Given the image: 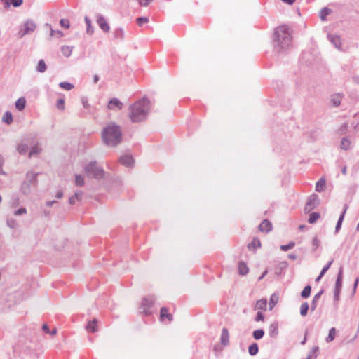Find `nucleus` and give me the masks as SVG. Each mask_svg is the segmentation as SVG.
Listing matches in <instances>:
<instances>
[{
    "label": "nucleus",
    "mask_w": 359,
    "mask_h": 359,
    "mask_svg": "<svg viewBox=\"0 0 359 359\" xmlns=\"http://www.w3.org/2000/svg\"><path fill=\"white\" fill-rule=\"evenodd\" d=\"M101 137L105 145L112 147L117 146L122 140V130L121 126L115 122L107 123L102 128Z\"/></svg>",
    "instance_id": "f257e3e1"
},
{
    "label": "nucleus",
    "mask_w": 359,
    "mask_h": 359,
    "mask_svg": "<svg viewBox=\"0 0 359 359\" xmlns=\"http://www.w3.org/2000/svg\"><path fill=\"white\" fill-rule=\"evenodd\" d=\"M151 102L144 97L130 107L129 117L132 122H140L146 119L151 109Z\"/></svg>",
    "instance_id": "f03ea898"
},
{
    "label": "nucleus",
    "mask_w": 359,
    "mask_h": 359,
    "mask_svg": "<svg viewBox=\"0 0 359 359\" xmlns=\"http://www.w3.org/2000/svg\"><path fill=\"white\" fill-rule=\"evenodd\" d=\"M291 41V34L287 26L283 25L276 29L273 36V46L277 52L280 53L289 48Z\"/></svg>",
    "instance_id": "7ed1b4c3"
},
{
    "label": "nucleus",
    "mask_w": 359,
    "mask_h": 359,
    "mask_svg": "<svg viewBox=\"0 0 359 359\" xmlns=\"http://www.w3.org/2000/svg\"><path fill=\"white\" fill-rule=\"evenodd\" d=\"M37 176L38 173L32 170L28 171L26 173L25 178L20 186V191L25 196L29 195L32 192V188L36 187Z\"/></svg>",
    "instance_id": "20e7f679"
},
{
    "label": "nucleus",
    "mask_w": 359,
    "mask_h": 359,
    "mask_svg": "<svg viewBox=\"0 0 359 359\" xmlns=\"http://www.w3.org/2000/svg\"><path fill=\"white\" fill-rule=\"evenodd\" d=\"M83 170L87 176H91L95 179H102L104 176L103 168L100 167L96 161H91L83 166Z\"/></svg>",
    "instance_id": "39448f33"
},
{
    "label": "nucleus",
    "mask_w": 359,
    "mask_h": 359,
    "mask_svg": "<svg viewBox=\"0 0 359 359\" xmlns=\"http://www.w3.org/2000/svg\"><path fill=\"white\" fill-rule=\"evenodd\" d=\"M36 28V23L32 20H27L20 27L18 36L22 38L24 36L34 32Z\"/></svg>",
    "instance_id": "423d86ee"
},
{
    "label": "nucleus",
    "mask_w": 359,
    "mask_h": 359,
    "mask_svg": "<svg viewBox=\"0 0 359 359\" xmlns=\"http://www.w3.org/2000/svg\"><path fill=\"white\" fill-rule=\"evenodd\" d=\"M154 297H148L143 299L142 302V313H144L145 315H149L152 313L151 311V308L154 304Z\"/></svg>",
    "instance_id": "0eeeda50"
},
{
    "label": "nucleus",
    "mask_w": 359,
    "mask_h": 359,
    "mask_svg": "<svg viewBox=\"0 0 359 359\" xmlns=\"http://www.w3.org/2000/svg\"><path fill=\"white\" fill-rule=\"evenodd\" d=\"M318 204L319 199L318 195L312 194L308 198L304 210L306 212H309L313 210Z\"/></svg>",
    "instance_id": "6e6552de"
},
{
    "label": "nucleus",
    "mask_w": 359,
    "mask_h": 359,
    "mask_svg": "<svg viewBox=\"0 0 359 359\" xmlns=\"http://www.w3.org/2000/svg\"><path fill=\"white\" fill-rule=\"evenodd\" d=\"M96 22L100 28L104 32H109L110 30L109 25L107 23L104 17L101 14L96 15Z\"/></svg>",
    "instance_id": "1a4fd4ad"
},
{
    "label": "nucleus",
    "mask_w": 359,
    "mask_h": 359,
    "mask_svg": "<svg viewBox=\"0 0 359 359\" xmlns=\"http://www.w3.org/2000/svg\"><path fill=\"white\" fill-rule=\"evenodd\" d=\"M342 280H343V267L341 266L339 268L336 283H335V287L334 292H340L341 287H342Z\"/></svg>",
    "instance_id": "9d476101"
},
{
    "label": "nucleus",
    "mask_w": 359,
    "mask_h": 359,
    "mask_svg": "<svg viewBox=\"0 0 359 359\" xmlns=\"http://www.w3.org/2000/svg\"><path fill=\"white\" fill-rule=\"evenodd\" d=\"M327 38L337 49L342 50L341 39L339 36L327 34Z\"/></svg>",
    "instance_id": "9b49d317"
},
{
    "label": "nucleus",
    "mask_w": 359,
    "mask_h": 359,
    "mask_svg": "<svg viewBox=\"0 0 359 359\" xmlns=\"http://www.w3.org/2000/svg\"><path fill=\"white\" fill-rule=\"evenodd\" d=\"M29 148L28 142L26 140H22L17 145V151L20 155H25L27 154Z\"/></svg>",
    "instance_id": "f8f14e48"
},
{
    "label": "nucleus",
    "mask_w": 359,
    "mask_h": 359,
    "mask_svg": "<svg viewBox=\"0 0 359 359\" xmlns=\"http://www.w3.org/2000/svg\"><path fill=\"white\" fill-rule=\"evenodd\" d=\"M122 107V102L117 98H112L108 103V108L111 110L121 109Z\"/></svg>",
    "instance_id": "ddd939ff"
},
{
    "label": "nucleus",
    "mask_w": 359,
    "mask_h": 359,
    "mask_svg": "<svg viewBox=\"0 0 359 359\" xmlns=\"http://www.w3.org/2000/svg\"><path fill=\"white\" fill-rule=\"evenodd\" d=\"M220 342L223 346H227L229 343V334L227 328L223 327L220 337Z\"/></svg>",
    "instance_id": "4468645a"
},
{
    "label": "nucleus",
    "mask_w": 359,
    "mask_h": 359,
    "mask_svg": "<svg viewBox=\"0 0 359 359\" xmlns=\"http://www.w3.org/2000/svg\"><path fill=\"white\" fill-rule=\"evenodd\" d=\"M120 163L126 167L130 168L133 166L134 161L131 156L125 155L121 156Z\"/></svg>",
    "instance_id": "2eb2a0df"
},
{
    "label": "nucleus",
    "mask_w": 359,
    "mask_h": 359,
    "mask_svg": "<svg viewBox=\"0 0 359 359\" xmlns=\"http://www.w3.org/2000/svg\"><path fill=\"white\" fill-rule=\"evenodd\" d=\"M160 319L161 321H164L165 320L171 321L172 320V314L168 313V311L165 307H162L161 309Z\"/></svg>",
    "instance_id": "dca6fc26"
},
{
    "label": "nucleus",
    "mask_w": 359,
    "mask_h": 359,
    "mask_svg": "<svg viewBox=\"0 0 359 359\" xmlns=\"http://www.w3.org/2000/svg\"><path fill=\"white\" fill-rule=\"evenodd\" d=\"M259 230L262 232H269L272 229L271 223L267 219H264L259 226Z\"/></svg>",
    "instance_id": "f3484780"
},
{
    "label": "nucleus",
    "mask_w": 359,
    "mask_h": 359,
    "mask_svg": "<svg viewBox=\"0 0 359 359\" xmlns=\"http://www.w3.org/2000/svg\"><path fill=\"white\" fill-rule=\"evenodd\" d=\"M260 247L261 242L257 238H254L252 241L248 245V248L250 250H255Z\"/></svg>",
    "instance_id": "a211bd4d"
},
{
    "label": "nucleus",
    "mask_w": 359,
    "mask_h": 359,
    "mask_svg": "<svg viewBox=\"0 0 359 359\" xmlns=\"http://www.w3.org/2000/svg\"><path fill=\"white\" fill-rule=\"evenodd\" d=\"M42 150L41 146L40 144H35L32 148L29 153V157L31 158L33 156L39 154Z\"/></svg>",
    "instance_id": "6ab92c4d"
},
{
    "label": "nucleus",
    "mask_w": 359,
    "mask_h": 359,
    "mask_svg": "<svg viewBox=\"0 0 359 359\" xmlns=\"http://www.w3.org/2000/svg\"><path fill=\"white\" fill-rule=\"evenodd\" d=\"M278 334V323L275 322L269 326V334L271 337H276Z\"/></svg>",
    "instance_id": "aec40b11"
},
{
    "label": "nucleus",
    "mask_w": 359,
    "mask_h": 359,
    "mask_svg": "<svg viewBox=\"0 0 359 359\" xmlns=\"http://www.w3.org/2000/svg\"><path fill=\"white\" fill-rule=\"evenodd\" d=\"M326 187V181L324 178L320 179L316 184V191L322 192L325 190Z\"/></svg>",
    "instance_id": "412c9836"
},
{
    "label": "nucleus",
    "mask_w": 359,
    "mask_h": 359,
    "mask_svg": "<svg viewBox=\"0 0 359 359\" xmlns=\"http://www.w3.org/2000/svg\"><path fill=\"white\" fill-rule=\"evenodd\" d=\"M84 21L86 25V32L89 35H92L94 32V28L92 26V22L90 18L87 16L84 18Z\"/></svg>",
    "instance_id": "4be33fe9"
},
{
    "label": "nucleus",
    "mask_w": 359,
    "mask_h": 359,
    "mask_svg": "<svg viewBox=\"0 0 359 359\" xmlns=\"http://www.w3.org/2000/svg\"><path fill=\"white\" fill-rule=\"evenodd\" d=\"M26 104L25 98L22 97L17 100L15 102V107L18 110L22 111L25 109Z\"/></svg>",
    "instance_id": "5701e85b"
},
{
    "label": "nucleus",
    "mask_w": 359,
    "mask_h": 359,
    "mask_svg": "<svg viewBox=\"0 0 359 359\" xmlns=\"http://www.w3.org/2000/svg\"><path fill=\"white\" fill-rule=\"evenodd\" d=\"M267 306L266 299H262L256 302L255 309L256 310H265Z\"/></svg>",
    "instance_id": "b1692460"
},
{
    "label": "nucleus",
    "mask_w": 359,
    "mask_h": 359,
    "mask_svg": "<svg viewBox=\"0 0 359 359\" xmlns=\"http://www.w3.org/2000/svg\"><path fill=\"white\" fill-rule=\"evenodd\" d=\"M347 210V206L345 205V208L344 210V211L342 212V213L341 214L338 221H337V225H336V227H335V233H338V231H339V229H341V224H342V222L344 220V215H345V213H346V211Z\"/></svg>",
    "instance_id": "393cba45"
},
{
    "label": "nucleus",
    "mask_w": 359,
    "mask_h": 359,
    "mask_svg": "<svg viewBox=\"0 0 359 359\" xmlns=\"http://www.w3.org/2000/svg\"><path fill=\"white\" fill-rule=\"evenodd\" d=\"M323 292V290H320L313 297L311 304V309L312 311H314L316 309L318 301L320 299V296L322 295Z\"/></svg>",
    "instance_id": "a878e982"
},
{
    "label": "nucleus",
    "mask_w": 359,
    "mask_h": 359,
    "mask_svg": "<svg viewBox=\"0 0 359 359\" xmlns=\"http://www.w3.org/2000/svg\"><path fill=\"white\" fill-rule=\"evenodd\" d=\"M97 320L96 319H93L92 321H89L88 324L86 326V329L88 332H95L97 330Z\"/></svg>",
    "instance_id": "bb28decb"
},
{
    "label": "nucleus",
    "mask_w": 359,
    "mask_h": 359,
    "mask_svg": "<svg viewBox=\"0 0 359 359\" xmlns=\"http://www.w3.org/2000/svg\"><path fill=\"white\" fill-rule=\"evenodd\" d=\"M75 185L77 187H83L85 185L84 177L82 175H75Z\"/></svg>",
    "instance_id": "cd10ccee"
},
{
    "label": "nucleus",
    "mask_w": 359,
    "mask_h": 359,
    "mask_svg": "<svg viewBox=\"0 0 359 359\" xmlns=\"http://www.w3.org/2000/svg\"><path fill=\"white\" fill-rule=\"evenodd\" d=\"M238 271H239V273L243 276L246 275L248 273L249 269L245 263L242 262H239Z\"/></svg>",
    "instance_id": "c85d7f7f"
},
{
    "label": "nucleus",
    "mask_w": 359,
    "mask_h": 359,
    "mask_svg": "<svg viewBox=\"0 0 359 359\" xmlns=\"http://www.w3.org/2000/svg\"><path fill=\"white\" fill-rule=\"evenodd\" d=\"M351 141L348 138L344 137L341 141L340 148L343 150H347L351 147Z\"/></svg>",
    "instance_id": "c756f323"
},
{
    "label": "nucleus",
    "mask_w": 359,
    "mask_h": 359,
    "mask_svg": "<svg viewBox=\"0 0 359 359\" xmlns=\"http://www.w3.org/2000/svg\"><path fill=\"white\" fill-rule=\"evenodd\" d=\"M336 334H337L336 329L334 327L331 328L329 331L328 336L325 339L326 342L330 343V342L332 341L335 338Z\"/></svg>",
    "instance_id": "7c9ffc66"
},
{
    "label": "nucleus",
    "mask_w": 359,
    "mask_h": 359,
    "mask_svg": "<svg viewBox=\"0 0 359 359\" xmlns=\"http://www.w3.org/2000/svg\"><path fill=\"white\" fill-rule=\"evenodd\" d=\"M258 351H259V347H258L257 344H256V343H253L248 348L249 354L252 356L257 355L258 353Z\"/></svg>",
    "instance_id": "2f4dec72"
},
{
    "label": "nucleus",
    "mask_w": 359,
    "mask_h": 359,
    "mask_svg": "<svg viewBox=\"0 0 359 359\" xmlns=\"http://www.w3.org/2000/svg\"><path fill=\"white\" fill-rule=\"evenodd\" d=\"M61 52L65 57H68L72 54V48L68 46H63L61 47Z\"/></svg>",
    "instance_id": "473e14b6"
},
{
    "label": "nucleus",
    "mask_w": 359,
    "mask_h": 359,
    "mask_svg": "<svg viewBox=\"0 0 359 359\" xmlns=\"http://www.w3.org/2000/svg\"><path fill=\"white\" fill-rule=\"evenodd\" d=\"M45 26L50 29L51 36H57V37L63 36V33L61 31L53 29V28L51 27V25L50 24L47 23V24H46Z\"/></svg>",
    "instance_id": "72a5a7b5"
},
{
    "label": "nucleus",
    "mask_w": 359,
    "mask_h": 359,
    "mask_svg": "<svg viewBox=\"0 0 359 359\" xmlns=\"http://www.w3.org/2000/svg\"><path fill=\"white\" fill-rule=\"evenodd\" d=\"M318 346H313L309 353L306 359H315L317 357V352L318 351Z\"/></svg>",
    "instance_id": "f704fd0d"
},
{
    "label": "nucleus",
    "mask_w": 359,
    "mask_h": 359,
    "mask_svg": "<svg viewBox=\"0 0 359 359\" xmlns=\"http://www.w3.org/2000/svg\"><path fill=\"white\" fill-rule=\"evenodd\" d=\"M332 11L330 8H324L320 12V18L321 20L325 21L326 17L331 13Z\"/></svg>",
    "instance_id": "c9c22d12"
},
{
    "label": "nucleus",
    "mask_w": 359,
    "mask_h": 359,
    "mask_svg": "<svg viewBox=\"0 0 359 359\" xmlns=\"http://www.w3.org/2000/svg\"><path fill=\"white\" fill-rule=\"evenodd\" d=\"M2 121L7 124H11L13 122L12 114L6 111L3 116Z\"/></svg>",
    "instance_id": "e433bc0d"
},
{
    "label": "nucleus",
    "mask_w": 359,
    "mask_h": 359,
    "mask_svg": "<svg viewBox=\"0 0 359 359\" xmlns=\"http://www.w3.org/2000/svg\"><path fill=\"white\" fill-rule=\"evenodd\" d=\"M46 68H47V67H46V65L44 60H40L38 62V65L36 67V70L39 72L43 73L46 70Z\"/></svg>",
    "instance_id": "4c0bfd02"
},
{
    "label": "nucleus",
    "mask_w": 359,
    "mask_h": 359,
    "mask_svg": "<svg viewBox=\"0 0 359 359\" xmlns=\"http://www.w3.org/2000/svg\"><path fill=\"white\" fill-rule=\"evenodd\" d=\"M278 301V295H276L275 294H272L271 298H270V302H269V309H270V310L273 309V308L277 304Z\"/></svg>",
    "instance_id": "58836bf2"
},
{
    "label": "nucleus",
    "mask_w": 359,
    "mask_h": 359,
    "mask_svg": "<svg viewBox=\"0 0 359 359\" xmlns=\"http://www.w3.org/2000/svg\"><path fill=\"white\" fill-rule=\"evenodd\" d=\"M59 86L64 89V90H72L73 88H74V85L69 83V82H66V81H64V82H60L59 83Z\"/></svg>",
    "instance_id": "ea45409f"
},
{
    "label": "nucleus",
    "mask_w": 359,
    "mask_h": 359,
    "mask_svg": "<svg viewBox=\"0 0 359 359\" xmlns=\"http://www.w3.org/2000/svg\"><path fill=\"white\" fill-rule=\"evenodd\" d=\"M319 217H320L319 213H318V212H312L311 214L309 215V217L308 222L310 224H313V223H315L317 221V219Z\"/></svg>",
    "instance_id": "a19ab883"
},
{
    "label": "nucleus",
    "mask_w": 359,
    "mask_h": 359,
    "mask_svg": "<svg viewBox=\"0 0 359 359\" xmlns=\"http://www.w3.org/2000/svg\"><path fill=\"white\" fill-rule=\"evenodd\" d=\"M6 224L11 229H16L18 226L17 221L13 218L8 219L6 220Z\"/></svg>",
    "instance_id": "79ce46f5"
},
{
    "label": "nucleus",
    "mask_w": 359,
    "mask_h": 359,
    "mask_svg": "<svg viewBox=\"0 0 359 359\" xmlns=\"http://www.w3.org/2000/svg\"><path fill=\"white\" fill-rule=\"evenodd\" d=\"M264 334V332L262 329L256 330L253 332V337L256 340L262 339L263 337Z\"/></svg>",
    "instance_id": "37998d69"
},
{
    "label": "nucleus",
    "mask_w": 359,
    "mask_h": 359,
    "mask_svg": "<svg viewBox=\"0 0 359 359\" xmlns=\"http://www.w3.org/2000/svg\"><path fill=\"white\" fill-rule=\"evenodd\" d=\"M311 291V287L309 285L306 286L301 292V296L303 298H307L309 297Z\"/></svg>",
    "instance_id": "c03bdc74"
},
{
    "label": "nucleus",
    "mask_w": 359,
    "mask_h": 359,
    "mask_svg": "<svg viewBox=\"0 0 359 359\" xmlns=\"http://www.w3.org/2000/svg\"><path fill=\"white\" fill-rule=\"evenodd\" d=\"M309 310V304L307 302H304L301 305L300 307V314L302 316H305L307 314Z\"/></svg>",
    "instance_id": "a18cd8bd"
},
{
    "label": "nucleus",
    "mask_w": 359,
    "mask_h": 359,
    "mask_svg": "<svg viewBox=\"0 0 359 359\" xmlns=\"http://www.w3.org/2000/svg\"><path fill=\"white\" fill-rule=\"evenodd\" d=\"M114 36L116 39H123L124 31L122 28H118L115 30Z\"/></svg>",
    "instance_id": "49530a36"
},
{
    "label": "nucleus",
    "mask_w": 359,
    "mask_h": 359,
    "mask_svg": "<svg viewBox=\"0 0 359 359\" xmlns=\"http://www.w3.org/2000/svg\"><path fill=\"white\" fill-rule=\"evenodd\" d=\"M295 245V243L293 241L290 242L287 245H282L280 246V250L283 251H287L290 249H292Z\"/></svg>",
    "instance_id": "de8ad7c7"
},
{
    "label": "nucleus",
    "mask_w": 359,
    "mask_h": 359,
    "mask_svg": "<svg viewBox=\"0 0 359 359\" xmlns=\"http://www.w3.org/2000/svg\"><path fill=\"white\" fill-rule=\"evenodd\" d=\"M136 22L139 26H142L143 24L149 22V18L147 17H140L136 19Z\"/></svg>",
    "instance_id": "09e8293b"
},
{
    "label": "nucleus",
    "mask_w": 359,
    "mask_h": 359,
    "mask_svg": "<svg viewBox=\"0 0 359 359\" xmlns=\"http://www.w3.org/2000/svg\"><path fill=\"white\" fill-rule=\"evenodd\" d=\"M57 107L59 110L63 111L65 108V99L60 98L57 102Z\"/></svg>",
    "instance_id": "8fccbe9b"
},
{
    "label": "nucleus",
    "mask_w": 359,
    "mask_h": 359,
    "mask_svg": "<svg viewBox=\"0 0 359 359\" xmlns=\"http://www.w3.org/2000/svg\"><path fill=\"white\" fill-rule=\"evenodd\" d=\"M25 214H27V209L24 207H22V208H19L18 210H15L13 212V215L15 216H20V215H25Z\"/></svg>",
    "instance_id": "3c124183"
},
{
    "label": "nucleus",
    "mask_w": 359,
    "mask_h": 359,
    "mask_svg": "<svg viewBox=\"0 0 359 359\" xmlns=\"http://www.w3.org/2000/svg\"><path fill=\"white\" fill-rule=\"evenodd\" d=\"M320 240L317 237H314L312 240L313 250H316L320 246Z\"/></svg>",
    "instance_id": "603ef678"
},
{
    "label": "nucleus",
    "mask_w": 359,
    "mask_h": 359,
    "mask_svg": "<svg viewBox=\"0 0 359 359\" xmlns=\"http://www.w3.org/2000/svg\"><path fill=\"white\" fill-rule=\"evenodd\" d=\"M60 24L62 27H65L66 29H68L70 26L69 21L67 19H61L60 20Z\"/></svg>",
    "instance_id": "864d4df0"
},
{
    "label": "nucleus",
    "mask_w": 359,
    "mask_h": 359,
    "mask_svg": "<svg viewBox=\"0 0 359 359\" xmlns=\"http://www.w3.org/2000/svg\"><path fill=\"white\" fill-rule=\"evenodd\" d=\"M333 262V260H331L323 268V269L321 270L320 273H321V276H324V274L328 271V269H330V266L332 265Z\"/></svg>",
    "instance_id": "5fc2aeb1"
},
{
    "label": "nucleus",
    "mask_w": 359,
    "mask_h": 359,
    "mask_svg": "<svg viewBox=\"0 0 359 359\" xmlns=\"http://www.w3.org/2000/svg\"><path fill=\"white\" fill-rule=\"evenodd\" d=\"M4 163V158L1 154H0V175H6V172L3 170V165Z\"/></svg>",
    "instance_id": "6e6d98bb"
},
{
    "label": "nucleus",
    "mask_w": 359,
    "mask_h": 359,
    "mask_svg": "<svg viewBox=\"0 0 359 359\" xmlns=\"http://www.w3.org/2000/svg\"><path fill=\"white\" fill-rule=\"evenodd\" d=\"M139 4L142 6H147L149 5L154 0H137Z\"/></svg>",
    "instance_id": "4d7b16f0"
},
{
    "label": "nucleus",
    "mask_w": 359,
    "mask_h": 359,
    "mask_svg": "<svg viewBox=\"0 0 359 359\" xmlns=\"http://www.w3.org/2000/svg\"><path fill=\"white\" fill-rule=\"evenodd\" d=\"M340 298V292H334V304L335 307H337V302Z\"/></svg>",
    "instance_id": "13d9d810"
},
{
    "label": "nucleus",
    "mask_w": 359,
    "mask_h": 359,
    "mask_svg": "<svg viewBox=\"0 0 359 359\" xmlns=\"http://www.w3.org/2000/svg\"><path fill=\"white\" fill-rule=\"evenodd\" d=\"M264 320V315L260 312V311H258L257 313V316L255 318V320L256 321H263Z\"/></svg>",
    "instance_id": "bf43d9fd"
},
{
    "label": "nucleus",
    "mask_w": 359,
    "mask_h": 359,
    "mask_svg": "<svg viewBox=\"0 0 359 359\" xmlns=\"http://www.w3.org/2000/svg\"><path fill=\"white\" fill-rule=\"evenodd\" d=\"M83 192L82 191H78L75 192L74 196L76 198L77 201H81L82 198V196Z\"/></svg>",
    "instance_id": "052dcab7"
},
{
    "label": "nucleus",
    "mask_w": 359,
    "mask_h": 359,
    "mask_svg": "<svg viewBox=\"0 0 359 359\" xmlns=\"http://www.w3.org/2000/svg\"><path fill=\"white\" fill-rule=\"evenodd\" d=\"M11 4H12L14 7H18L22 5V0H11Z\"/></svg>",
    "instance_id": "680f3d73"
},
{
    "label": "nucleus",
    "mask_w": 359,
    "mask_h": 359,
    "mask_svg": "<svg viewBox=\"0 0 359 359\" xmlns=\"http://www.w3.org/2000/svg\"><path fill=\"white\" fill-rule=\"evenodd\" d=\"M81 102H82V104H83V107H84L85 109H88V108H89L90 105H89V104H88V100H87V98H86V97H82V98H81Z\"/></svg>",
    "instance_id": "e2e57ef3"
},
{
    "label": "nucleus",
    "mask_w": 359,
    "mask_h": 359,
    "mask_svg": "<svg viewBox=\"0 0 359 359\" xmlns=\"http://www.w3.org/2000/svg\"><path fill=\"white\" fill-rule=\"evenodd\" d=\"M76 198L73 196H72L69 198V204L71 205H74L76 202Z\"/></svg>",
    "instance_id": "0e129e2a"
},
{
    "label": "nucleus",
    "mask_w": 359,
    "mask_h": 359,
    "mask_svg": "<svg viewBox=\"0 0 359 359\" xmlns=\"http://www.w3.org/2000/svg\"><path fill=\"white\" fill-rule=\"evenodd\" d=\"M332 102L334 106H339L340 104V100L339 99H332Z\"/></svg>",
    "instance_id": "69168bd1"
},
{
    "label": "nucleus",
    "mask_w": 359,
    "mask_h": 359,
    "mask_svg": "<svg viewBox=\"0 0 359 359\" xmlns=\"http://www.w3.org/2000/svg\"><path fill=\"white\" fill-rule=\"evenodd\" d=\"M43 331L46 333H49L50 330H49V327L47 325H43V327H42Z\"/></svg>",
    "instance_id": "338daca9"
},
{
    "label": "nucleus",
    "mask_w": 359,
    "mask_h": 359,
    "mask_svg": "<svg viewBox=\"0 0 359 359\" xmlns=\"http://www.w3.org/2000/svg\"><path fill=\"white\" fill-rule=\"evenodd\" d=\"M55 203H56L55 201H47L46 204L47 206L51 207Z\"/></svg>",
    "instance_id": "774afa93"
}]
</instances>
